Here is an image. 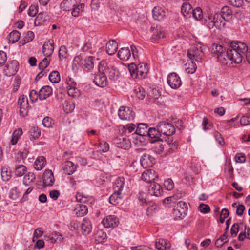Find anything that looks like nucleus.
I'll use <instances>...</instances> for the list:
<instances>
[{
  "label": "nucleus",
  "mask_w": 250,
  "mask_h": 250,
  "mask_svg": "<svg viewBox=\"0 0 250 250\" xmlns=\"http://www.w3.org/2000/svg\"><path fill=\"white\" fill-rule=\"evenodd\" d=\"M17 71V62L14 61H13L10 63L7 64L4 70L5 75L7 76L14 75Z\"/></svg>",
  "instance_id": "6ab92c4d"
},
{
  "label": "nucleus",
  "mask_w": 250,
  "mask_h": 250,
  "mask_svg": "<svg viewBox=\"0 0 250 250\" xmlns=\"http://www.w3.org/2000/svg\"><path fill=\"white\" fill-rule=\"evenodd\" d=\"M106 237V234L102 230H99L95 234V240L97 243H101Z\"/></svg>",
  "instance_id": "49530a36"
},
{
  "label": "nucleus",
  "mask_w": 250,
  "mask_h": 250,
  "mask_svg": "<svg viewBox=\"0 0 250 250\" xmlns=\"http://www.w3.org/2000/svg\"><path fill=\"white\" fill-rule=\"evenodd\" d=\"M22 134V130L21 128L15 130L12 134V137L11 140V143L12 145H15L20 138V137Z\"/></svg>",
  "instance_id": "4c0bfd02"
},
{
  "label": "nucleus",
  "mask_w": 250,
  "mask_h": 250,
  "mask_svg": "<svg viewBox=\"0 0 250 250\" xmlns=\"http://www.w3.org/2000/svg\"><path fill=\"white\" fill-rule=\"evenodd\" d=\"M175 208L180 209V210H184V212L186 213L187 210V205L185 202L180 201L178 203Z\"/></svg>",
  "instance_id": "052dcab7"
},
{
  "label": "nucleus",
  "mask_w": 250,
  "mask_h": 250,
  "mask_svg": "<svg viewBox=\"0 0 250 250\" xmlns=\"http://www.w3.org/2000/svg\"><path fill=\"white\" fill-rule=\"evenodd\" d=\"M248 46L244 42H234L231 43L230 48L227 51L226 61L227 65L233 63H240L243 60V54L247 52Z\"/></svg>",
  "instance_id": "f257e3e1"
},
{
  "label": "nucleus",
  "mask_w": 250,
  "mask_h": 250,
  "mask_svg": "<svg viewBox=\"0 0 250 250\" xmlns=\"http://www.w3.org/2000/svg\"><path fill=\"white\" fill-rule=\"evenodd\" d=\"M46 160L43 156L39 157L34 163V167L37 170H41L45 167Z\"/></svg>",
  "instance_id": "473e14b6"
},
{
  "label": "nucleus",
  "mask_w": 250,
  "mask_h": 250,
  "mask_svg": "<svg viewBox=\"0 0 250 250\" xmlns=\"http://www.w3.org/2000/svg\"><path fill=\"white\" fill-rule=\"evenodd\" d=\"M193 12L191 5L188 3H184L181 7V12L184 17H190Z\"/></svg>",
  "instance_id": "c756f323"
},
{
  "label": "nucleus",
  "mask_w": 250,
  "mask_h": 250,
  "mask_svg": "<svg viewBox=\"0 0 250 250\" xmlns=\"http://www.w3.org/2000/svg\"><path fill=\"white\" fill-rule=\"evenodd\" d=\"M37 5H31L29 9L28 14L31 17H34L37 14L38 10Z\"/></svg>",
  "instance_id": "680f3d73"
},
{
  "label": "nucleus",
  "mask_w": 250,
  "mask_h": 250,
  "mask_svg": "<svg viewBox=\"0 0 250 250\" xmlns=\"http://www.w3.org/2000/svg\"><path fill=\"white\" fill-rule=\"evenodd\" d=\"M235 160L237 163H244L246 160V157L243 153H238L235 156Z\"/></svg>",
  "instance_id": "774afa93"
},
{
  "label": "nucleus",
  "mask_w": 250,
  "mask_h": 250,
  "mask_svg": "<svg viewBox=\"0 0 250 250\" xmlns=\"http://www.w3.org/2000/svg\"><path fill=\"white\" fill-rule=\"evenodd\" d=\"M201 43H197L191 47L188 51V57L192 61L201 62L204 57V48Z\"/></svg>",
  "instance_id": "20e7f679"
},
{
  "label": "nucleus",
  "mask_w": 250,
  "mask_h": 250,
  "mask_svg": "<svg viewBox=\"0 0 250 250\" xmlns=\"http://www.w3.org/2000/svg\"><path fill=\"white\" fill-rule=\"evenodd\" d=\"M102 223L104 227L110 228L117 227L119 224V220L117 217L114 215H109L104 218Z\"/></svg>",
  "instance_id": "ddd939ff"
},
{
  "label": "nucleus",
  "mask_w": 250,
  "mask_h": 250,
  "mask_svg": "<svg viewBox=\"0 0 250 250\" xmlns=\"http://www.w3.org/2000/svg\"><path fill=\"white\" fill-rule=\"evenodd\" d=\"M98 71L102 73L105 72L106 75H107L111 80H117L119 78V73L116 68L111 64H108L105 61L103 60L100 62Z\"/></svg>",
  "instance_id": "7ed1b4c3"
},
{
  "label": "nucleus",
  "mask_w": 250,
  "mask_h": 250,
  "mask_svg": "<svg viewBox=\"0 0 250 250\" xmlns=\"http://www.w3.org/2000/svg\"><path fill=\"white\" fill-rule=\"evenodd\" d=\"M191 15L197 20H200L203 18L202 10L200 7H197L193 10Z\"/></svg>",
  "instance_id": "09e8293b"
},
{
  "label": "nucleus",
  "mask_w": 250,
  "mask_h": 250,
  "mask_svg": "<svg viewBox=\"0 0 250 250\" xmlns=\"http://www.w3.org/2000/svg\"><path fill=\"white\" fill-rule=\"evenodd\" d=\"M128 70L131 77L133 79L139 78L140 79L145 78L148 72V68L146 63H139L138 65L134 63L128 65Z\"/></svg>",
  "instance_id": "f03ea898"
},
{
  "label": "nucleus",
  "mask_w": 250,
  "mask_h": 250,
  "mask_svg": "<svg viewBox=\"0 0 250 250\" xmlns=\"http://www.w3.org/2000/svg\"><path fill=\"white\" fill-rule=\"evenodd\" d=\"M146 134L151 138H158L161 136L160 132L159 131V129L157 127V129L150 128Z\"/></svg>",
  "instance_id": "a19ab883"
},
{
  "label": "nucleus",
  "mask_w": 250,
  "mask_h": 250,
  "mask_svg": "<svg viewBox=\"0 0 250 250\" xmlns=\"http://www.w3.org/2000/svg\"><path fill=\"white\" fill-rule=\"evenodd\" d=\"M120 118L123 120H131L134 119L135 113L128 107L122 106L118 111Z\"/></svg>",
  "instance_id": "1a4fd4ad"
},
{
  "label": "nucleus",
  "mask_w": 250,
  "mask_h": 250,
  "mask_svg": "<svg viewBox=\"0 0 250 250\" xmlns=\"http://www.w3.org/2000/svg\"><path fill=\"white\" fill-rule=\"evenodd\" d=\"M155 247L158 250H166L170 248L171 244L167 240L159 239L156 241Z\"/></svg>",
  "instance_id": "393cba45"
},
{
  "label": "nucleus",
  "mask_w": 250,
  "mask_h": 250,
  "mask_svg": "<svg viewBox=\"0 0 250 250\" xmlns=\"http://www.w3.org/2000/svg\"><path fill=\"white\" fill-rule=\"evenodd\" d=\"M99 63L100 62H99L98 59L90 56L85 58L83 65L85 68H87V70H89L94 67L95 64L97 63L99 64Z\"/></svg>",
  "instance_id": "b1692460"
},
{
  "label": "nucleus",
  "mask_w": 250,
  "mask_h": 250,
  "mask_svg": "<svg viewBox=\"0 0 250 250\" xmlns=\"http://www.w3.org/2000/svg\"><path fill=\"white\" fill-rule=\"evenodd\" d=\"M211 53L216 57L218 61L220 62L224 65H227L228 62L226 61V48L222 45L218 44H213L212 46Z\"/></svg>",
  "instance_id": "423d86ee"
},
{
  "label": "nucleus",
  "mask_w": 250,
  "mask_h": 250,
  "mask_svg": "<svg viewBox=\"0 0 250 250\" xmlns=\"http://www.w3.org/2000/svg\"><path fill=\"white\" fill-rule=\"evenodd\" d=\"M164 150V146L161 143H158L155 145L154 151L157 154H160L163 152Z\"/></svg>",
  "instance_id": "bf43d9fd"
},
{
  "label": "nucleus",
  "mask_w": 250,
  "mask_h": 250,
  "mask_svg": "<svg viewBox=\"0 0 250 250\" xmlns=\"http://www.w3.org/2000/svg\"><path fill=\"white\" fill-rule=\"evenodd\" d=\"M29 133L31 136V140L38 139L41 135L40 130L36 126L32 127L29 131Z\"/></svg>",
  "instance_id": "58836bf2"
},
{
  "label": "nucleus",
  "mask_w": 250,
  "mask_h": 250,
  "mask_svg": "<svg viewBox=\"0 0 250 250\" xmlns=\"http://www.w3.org/2000/svg\"><path fill=\"white\" fill-rule=\"evenodd\" d=\"M50 61L51 58L45 57V58L42 60V62L39 63V68L41 70H44L48 66Z\"/></svg>",
  "instance_id": "8fccbe9b"
},
{
  "label": "nucleus",
  "mask_w": 250,
  "mask_h": 250,
  "mask_svg": "<svg viewBox=\"0 0 250 250\" xmlns=\"http://www.w3.org/2000/svg\"><path fill=\"white\" fill-rule=\"evenodd\" d=\"M52 94V89L49 86H43L39 91V99L45 100Z\"/></svg>",
  "instance_id": "4be33fe9"
},
{
  "label": "nucleus",
  "mask_w": 250,
  "mask_h": 250,
  "mask_svg": "<svg viewBox=\"0 0 250 250\" xmlns=\"http://www.w3.org/2000/svg\"><path fill=\"white\" fill-rule=\"evenodd\" d=\"M155 162V159L149 154H144L141 157L140 163L142 167L147 168L152 167Z\"/></svg>",
  "instance_id": "dca6fc26"
},
{
  "label": "nucleus",
  "mask_w": 250,
  "mask_h": 250,
  "mask_svg": "<svg viewBox=\"0 0 250 250\" xmlns=\"http://www.w3.org/2000/svg\"><path fill=\"white\" fill-rule=\"evenodd\" d=\"M118 46V43L115 40H110L106 45V52L109 55L114 54L117 50Z\"/></svg>",
  "instance_id": "412c9836"
},
{
  "label": "nucleus",
  "mask_w": 250,
  "mask_h": 250,
  "mask_svg": "<svg viewBox=\"0 0 250 250\" xmlns=\"http://www.w3.org/2000/svg\"><path fill=\"white\" fill-rule=\"evenodd\" d=\"M67 92L69 96L74 98H77L80 95V92L75 86L67 87Z\"/></svg>",
  "instance_id": "de8ad7c7"
},
{
  "label": "nucleus",
  "mask_w": 250,
  "mask_h": 250,
  "mask_svg": "<svg viewBox=\"0 0 250 250\" xmlns=\"http://www.w3.org/2000/svg\"><path fill=\"white\" fill-rule=\"evenodd\" d=\"M153 17L155 20L160 21L165 16V12L164 10L160 7L155 6L152 11Z\"/></svg>",
  "instance_id": "bb28decb"
},
{
  "label": "nucleus",
  "mask_w": 250,
  "mask_h": 250,
  "mask_svg": "<svg viewBox=\"0 0 250 250\" xmlns=\"http://www.w3.org/2000/svg\"><path fill=\"white\" fill-rule=\"evenodd\" d=\"M7 60L6 54L4 52L0 51V66L3 65L5 63Z\"/></svg>",
  "instance_id": "69168bd1"
},
{
  "label": "nucleus",
  "mask_w": 250,
  "mask_h": 250,
  "mask_svg": "<svg viewBox=\"0 0 250 250\" xmlns=\"http://www.w3.org/2000/svg\"><path fill=\"white\" fill-rule=\"evenodd\" d=\"M49 79L53 83H57L60 81V75L57 71L52 72L49 75Z\"/></svg>",
  "instance_id": "a18cd8bd"
},
{
  "label": "nucleus",
  "mask_w": 250,
  "mask_h": 250,
  "mask_svg": "<svg viewBox=\"0 0 250 250\" xmlns=\"http://www.w3.org/2000/svg\"><path fill=\"white\" fill-rule=\"evenodd\" d=\"M115 141L118 147L124 149H127L130 147V141L125 137L117 138Z\"/></svg>",
  "instance_id": "5701e85b"
},
{
  "label": "nucleus",
  "mask_w": 250,
  "mask_h": 250,
  "mask_svg": "<svg viewBox=\"0 0 250 250\" xmlns=\"http://www.w3.org/2000/svg\"><path fill=\"white\" fill-rule=\"evenodd\" d=\"M126 195V194H122L120 192L114 191L109 198V202L111 204L116 205L122 202V198Z\"/></svg>",
  "instance_id": "aec40b11"
},
{
  "label": "nucleus",
  "mask_w": 250,
  "mask_h": 250,
  "mask_svg": "<svg viewBox=\"0 0 250 250\" xmlns=\"http://www.w3.org/2000/svg\"><path fill=\"white\" fill-rule=\"evenodd\" d=\"M222 20L226 21H229L232 17V11L228 6H224L221 10V14Z\"/></svg>",
  "instance_id": "c85d7f7f"
},
{
  "label": "nucleus",
  "mask_w": 250,
  "mask_h": 250,
  "mask_svg": "<svg viewBox=\"0 0 250 250\" xmlns=\"http://www.w3.org/2000/svg\"><path fill=\"white\" fill-rule=\"evenodd\" d=\"M26 170L27 168L25 166L19 165L15 167V174L17 176L21 177L25 173Z\"/></svg>",
  "instance_id": "c03bdc74"
},
{
  "label": "nucleus",
  "mask_w": 250,
  "mask_h": 250,
  "mask_svg": "<svg viewBox=\"0 0 250 250\" xmlns=\"http://www.w3.org/2000/svg\"><path fill=\"white\" fill-rule=\"evenodd\" d=\"M42 178L44 188L47 186H52L55 181L53 173L50 170H45L43 174Z\"/></svg>",
  "instance_id": "f8f14e48"
},
{
  "label": "nucleus",
  "mask_w": 250,
  "mask_h": 250,
  "mask_svg": "<svg viewBox=\"0 0 250 250\" xmlns=\"http://www.w3.org/2000/svg\"><path fill=\"white\" fill-rule=\"evenodd\" d=\"M198 208L201 212L205 214L208 213L210 210L209 206L203 203L201 204Z\"/></svg>",
  "instance_id": "4d7b16f0"
},
{
  "label": "nucleus",
  "mask_w": 250,
  "mask_h": 250,
  "mask_svg": "<svg viewBox=\"0 0 250 250\" xmlns=\"http://www.w3.org/2000/svg\"><path fill=\"white\" fill-rule=\"evenodd\" d=\"M75 108V104L73 103L67 102L66 103L65 105L64 106V111L67 113L72 112Z\"/></svg>",
  "instance_id": "5fc2aeb1"
},
{
  "label": "nucleus",
  "mask_w": 250,
  "mask_h": 250,
  "mask_svg": "<svg viewBox=\"0 0 250 250\" xmlns=\"http://www.w3.org/2000/svg\"><path fill=\"white\" fill-rule=\"evenodd\" d=\"M231 5L236 7H241L243 5V0H226Z\"/></svg>",
  "instance_id": "864d4df0"
},
{
  "label": "nucleus",
  "mask_w": 250,
  "mask_h": 250,
  "mask_svg": "<svg viewBox=\"0 0 250 250\" xmlns=\"http://www.w3.org/2000/svg\"><path fill=\"white\" fill-rule=\"evenodd\" d=\"M113 189L116 192H120L122 194H126L128 192L129 189L126 181L124 177L117 178L114 184Z\"/></svg>",
  "instance_id": "6e6552de"
},
{
  "label": "nucleus",
  "mask_w": 250,
  "mask_h": 250,
  "mask_svg": "<svg viewBox=\"0 0 250 250\" xmlns=\"http://www.w3.org/2000/svg\"><path fill=\"white\" fill-rule=\"evenodd\" d=\"M208 27L210 29H218L221 30L224 28L225 22L222 20V16L220 14L215 13L208 16L206 19Z\"/></svg>",
  "instance_id": "39448f33"
},
{
  "label": "nucleus",
  "mask_w": 250,
  "mask_h": 250,
  "mask_svg": "<svg viewBox=\"0 0 250 250\" xmlns=\"http://www.w3.org/2000/svg\"><path fill=\"white\" fill-rule=\"evenodd\" d=\"M42 48V53L44 56L50 58L54 49L53 44L51 43H45L43 45Z\"/></svg>",
  "instance_id": "cd10ccee"
},
{
  "label": "nucleus",
  "mask_w": 250,
  "mask_h": 250,
  "mask_svg": "<svg viewBox=\"0 0 250 250\" xmlns=\"http://www.w3.org/2000/svg\"><path fill=\"white\" fill-rule=\"evenodd\" d=\"M20 105V115L23 117L25 116L28 111L29 108V104L27 100H24L23 103H21Z\"/></svg>",
  "instance_id": "79ce46f5"
},
{
  "label": "nucleus",
  "mask_w": 250,
  "mask_h": 250,
  "mask_svg": "<svg viewBox=\"0 0 250 250\" xmlns=\"http://www.w3.org/2000/svg\"><path fill=\"white\" fill-rule=\"evenodd\" d=\"M186 214V213L184 212V210H180V209L176 208L173 209V215L175 220L183 219L185 217Z\"/></svg>",
  "instance_id": "37998d69"
},
{
  "label": "nucleus",
  "mask_w": 250,
  "mask_h": 250,
  "mask_svg": "<svg viewBox=\"0 0 250 250\" xmlns=\"http://www.w3.org/2000/svg\"><path fill=\"white\" fill-rule=\"evenodd\" d=\"M100 147L103 152H106L109 149V146L106 142H103L100 143Z\"/></svg>",
  "instance_id": "338daca9"
},
{
  "label": "nucleus",
  "mask_w": 250,
  "mask_h": 250,
  "mask_svg": "<svg viewBox=\"0 0 250 250\" xmlns=\"http://www.w3.org/2000/svg\"><path fill=\"white\" fill-rule=\"evenodd\" d=\"M67 56V50L66 47L64 46H61L59 50V57L60 60H62L66 58Z\"/></svg>",
  "instance_id": "3c124183"
},
{
  "label": "nucleus",
  "mask_w": 250,
  "mask_h": 250,
  "mask_svg": "<svg viewBox=\"0 0 250 250\" xmlns=\"http://www.w3.org/2000/svg\"><path fill=\"white\" fill-rule=\"evenodd\" d=\"M167 83L169 86L173 89H176L181 85L180 78L175 73H171L168 76Z\"/></svg>",
  "instance_id": "9d476101"
},
{
  "label": "nucleus",
  "mask_w": 250,
  "mask_h": 250,
  "mask_svg": "<svg viewBox=\"0 0 250 250\" xmlns=\"http://www.w3.org/2000/svg\"><path fill=\"white\" fill-rule=\"evenodd\" d=\"M148 125L146 124H139L136 128L135 133L141 136H145L148 131Z\"/></svg>",
  "instance_id": "72a5a7b5"
},
{
  "label": "nucleus",
  "mask_w": 250,
  "mask_h": 250,
  "mask_svg": "<svg viewBox=\"0 0 250 250\" xmlns=\"http://www.w3.org/2000/svg\"><path fill=\"white\" fill-rule=\"evenodd\" d=\"M161 136H171L175 132L174 126L171 123L165 121L160 122L157 126Z\"/></svg>",
  "instance_id": "0eeeda50"
},
{
  "label": "nucleus",
  "mask_w": 250,
  "mask_h": 250,
  "mask_svg": "<svg viewBox=\"0 0 250 250\" xmlns=\"http://www.w3.org/2000/svg\"><path fill=\"white\" fill-rule=\"evenodd\" d=\"M152 42L154 43H158L159 42L165 37V34L160 28H153L152 29Z\"/></svg>",
  "instance_id": "f3484780"
},
{
  "label": "nucleus",
  "mask_w": 250,
  "mask_h": 250,
  "mask_svg": "<svg viewBox=\"0 0 250 250\" xmlns=\"http://www.w3.org/2000/svg\"><path fill=\"white\" fill-rule=\"evenodd\" d=\"M46 240L50 241L51 243H54L56 242H61L63 238L62 236L58 232H54L49 235L46 236Z\"/></svg>",
  "instance_id": "7c9ffc66"
},
{
  "label": "nucleus",
  "mask_w": 250,
  "mask_h": 250,
  "mask_svg": "<svg viewBox=\"0 0 250 250\" xmlns=\"http://www.w3.org/2000/svg\"><path fill=\"white\" fill-rule=\"evenodd\" d=\"M53 124V120L49 117H45L42 120V125L46 127H51Z\"/></svg>",
  "instance_id": "6e6d98bb"
},
{
  "label": "nucleus",
  "mask_w": 250,
  "mask_h": 250,
  "mask_svg": "<svg viewBox=\"0 0 250 250\" xmlns=\"http://www.w3.org/2000/svg\"><path fill=\"white\" fill-rule=\"evenodd\" d=\"M92 230V225L91 221L87 218L83 219L81 224V230L84 235H88Z\"/></svg>",
  "instance_id": "a211bd4d"
},
{
  "label": "nucleus",
  "mask_w": 250,
  "mask_h": 250,
  "mask_svg": "<svg viewBox=\"0 0 250 250\" xmlns=\"http://www.w3.org/2000/svg\"><path fill=\"white\" fill-rule=\"evenodd\" d=\"M185 70L188 74H193L195 72L197 66L195 62L191 61L189 62H187L185 64Z\"/></svg>",
  "instance_id": "f704fd0d"
},
{
  "label": "nucleus",
  "mask_w": 250,
  "mask_h": 250,
  "mask_svg": "<svg viewBox=\"0 0 250 250\" xmlns=\"http://www.w3.org/2000/svg\"><path fill=\"white\" fill-rule=\"evenodd\" d=\"M214 137L216 140L220 145L223 146L225 144L224 139L223 138L222 135L219 132L216 131L215 132Z\"/></svg>",
  "instance_id": "0e129e2a"
},
{
  "label": "nucleus",
  "mask_w": 250,
  "mask_h": 250,
  "mask_svg": "<svg viewBox=\"0 0 250 250\" xmlns=\"http://www.w3.org/2000/svg\"><path fill=\"white\" fill-rule=\"evenodd\" d=\"M76 169V166L71 161H67L65 163V167L64 170L65 171L66 173L68 175L72 174Z\"/></svg>",
  "instance_id": "c9c22d12"
},
{
  "label": "nucleus",
  "mask_w": 250,
  "mask_h": 250,
  "mask_svg": "<svg viewBox=\"0 0 250 250\" xmlns=\"http://www.w3.org/2000/svg\"><path fill=\"white\" fill-rule=\"evenodd\" d=\"M134 91L136 93V96L138 99L143 100L145 98L146 96V93L143 88L138 87L136 88Z\"/></svg>",
  "instance_id": "603ef678"
},
{
  "label": "nucleus",
  "mask_w": 250,
  "mask_h": 250,
  "mask_svg": "<svg viewBox=\"0 0 250 250\" xmlns=\"http://www.w3.org/2000/svg\"><path fill=\"white\" fill-rule=\"evenodd\" d=\"M20 38V33L16 30H14L9 34L8 40L10 42L13 43L17 42L19 40Z\"/></svg>",
  "instance_id": "ea45409f"
},
{
  "label": "nucleus",
  "mask_w": 250,
  "mask_h": 250,
  "mask_svg": "<svg viewBox=\"0 0 250 250\" xmlns=\"http://www.w3.org/2000/svg\"><path fill=\"white\" fill-rule=\"evenodd\" d=\"M94 82L96 85L100 87L105 86L107 83V80L105 72L102 73L98 71V73L95 77Z\"/></svg>",
  "instance_id": "4468645a"
},
{
  "label": "nucleus",
  "mask_w": 250,
  "mask_h": 250,
  "mask_svg": "<svg viewBox=\"0 0 250 250\" xmlns=\"http://www.w3.org/2000/svg\"><path fill=\"white\" fill-rule=\"evenodd\" d=\"M158 177L155 171L153 169L146 170L142 174V179L146 183H151Z\"/></svg>",
  "instance_id": "9b49d317"
},
{
  "label": "nucleus",
  "mask_w": 250,
  "mask_h": 250,
  "mask_svg": "<svg viewBox=\"0 0 250 250\" xmlns=\"http://www.w3.org/2000/svg\"><path fill=\"white\" fill-rule=\"evenodd\" d=\"M35 175L34 173L28 172L24 177L23 180V183L26 186L29 185L35 181Z\"/></svg>",
  "instance_id": "e433bc0d"
},
{
  "label": "nucleus",
  "mask_w": 250,
  "mask_h": 250,
  "mask_svg": "<svg viewBox=\"0 0 250 250\" xmlns=\"http://www.w3.org/2000/svg\"><path fill=\"white\" fill-rule=\"evenodd\" d=\"M164 186L167 190H171L174 188V183L170 179L166 180L164 183Z\"/></svg>",
  "instance_id": "13d9d810"
},
{
  "label": "nucleus",
  "mask_w": 250,
  "mask_h": 250,
  "mask_svg": "<svg viewBox=\"0 0 250 250\" xmlns=\"http://www.w3.org/2000/svg\"><path fill=\"white\" fill-rule=\"evenodd\" d=\"M118 56L120 60L126 61L131 56L130 51L128 48H122L118 51Z\"/></svg>",
  "instance_id": "a878e982"
},
{
  "label": "nucleus",
  "mask_w": 250,
  "mask_h": 250,
  "mask_svg": "<svg viewBox=\"0 0 250 250\" xmlns=\"http://www.w3.org/2000/svg\"><path fill=\"white\" fill-rule=\"evenodd\" d=\"M34 38V34L32 31H29L27 32L26 36L24 39L23 44L31 42Z\"/></svg>",
  "instance_id": "e2e57ef3"
},
{
  "label": "nucleus",
  "mask_w": 250,
  "mask_h": 250,
  "mask_svg": "<svg viewBox=\"0 0 250 250\" xmlns=\"http://www.w3.org/2000/svg\"><path fill=\"white\" fill-rule=\"evenodd\" d=\"M75 211L78 216H83L87 213L88 208L85 205L78 204Z\"/></svg>",
  "instance_id": "2f4dec72"
},
{
  "label": "nucleus",
  "mask_w": 250,
  "mask_h": 250,
  "mask_svg": "<svg viewBox=\"0 0 250 250\" xmlns=\"http://www.w3.org/2000/svg\"><path fill=\"white\" fill-rule=\"evenodd\" d=\"M148 191L151 195L159 197L162 195L163 189L159 184L153 182L149 187Z\"/></svg>",
  "instance_id": "2eb2a0df"
}]
</instances>
